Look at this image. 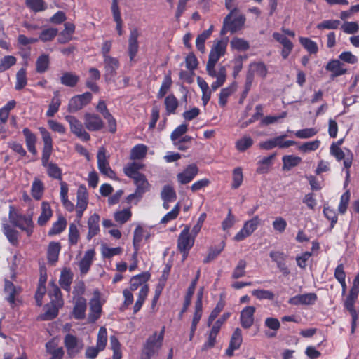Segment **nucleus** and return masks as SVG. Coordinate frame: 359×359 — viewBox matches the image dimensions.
<instances>
[{
  "instance_id": "a18cd8bd",
  "label": "nucleus",
  "mask_w": 359,
  "mask_h": 359,
  "mask_svg": "<svg viewBox=\"0 0 359 359\" xmlns=\"http://www.w3.org/2000/svg\"><path fill=\"white\" fill-rule=\"evenodd\" d=\"M143 165L138 162L128 163L124 168V173L126 176L133 179L134 177L141 175L138 170L142 168Z\"/></svg>"
},
{
  "instance_id": "dca6fc26",
  "label": "nucleus",
  "mask_w": 359,
  "mask_h": 359,
  "mask_svg": "<svg viewBox=\"0 0 359 359\" xmlns=\"http://www.w3.org/2000/svg\"><path fill=\"white\" fill-rule=\"evenodd\" d=\"M255 311L253 306H245L241 311L240 323L244 329H248L254 324Z\"/></svg>"
},
{
  "instance_id": "79ce46f5",
  "label": "nucleus",
  "mask_w": 359,
  "mask_h": 359,
  "mask_svg": "<svg viewBox=\"0 0 359 359\" xmlns=\"http://www.w3.org/2000/svg\"><path fill=\"white\" fill-rule=\"evenodd\" d=\"M60 251V245L57 242H51L50 243L48 251H47V257L48 262L51 264H54L58 259V255Z\"/></svg>"
},
{
  "instance_id": "7c9ffc66",
  "label": "nucleus",
  "mask_w": 359,
  "mask_h": 359,
  "mask_svg": "<svg viewBox=\"0 0 359 359\" xmlns=\"http://www.w3.org/2000/svg\"><path fill=\"white\" fill-rule=\"evenodd\" d=\"M111 12L113 14L114 20L116 24V32L119 36H121L123 34V21L121 16V12L118 8V0H112Z\"/></svg>"
},
{
  "instance_id": "9b49d317",
  "label": "nucleus",
  "mask_w": 359,
  "mask_h": 359,
  "mask_svg": "<svg viewBox=\"0 0 359 359\" xmlns=\"http://www.w3.org/2000/svg\"><path fill=\"white\" fill-rule=\"evenodd\" d=\"M104 67V79L106 82H115L116 71L119 68L120 63L116 57H111L103 60Z\"/></svg>"
},
{
  "instance_id": "680f3d73",
  "label": "nucleus",
  "mask_w": 359,
  "mask_h": 359,
  "mask_svg": "<svg viewBox=\"0 0 359 359\" xmlns=\"http://www.w3.org/2000/svg\"><path fill=\"white\" fill-rule=\"evenodd\" d=\"M49 296L51 302H55L57 305H63V299L60 288L55 284H51V287L49 290Z\"/></svg>"
},
{
  "instance_id": "aec40b11",
  "label": "nucleus",
  "mask_w": 359,
  "mask_h": 359,
  "mask_svg": "<svg viewBox=\"0 0 359 359\" xmlns=\"http://www.w3.org/2000/svg\"><path fill=\"white\" fill-rule=\"evenodd\" d=\"M317 299V296L315 293H306L302 294H297L291 297L288 300V303L291 305H312Z\"/></svg>"
},
{
  "instance_id": "052dcab7",
  "label": "nucleus",
  "mask_w": 359,
  "mask_h": 359,
  "mask_svg": "<svg viewBox=\"0 0 359 359\" xmlns=\"http://www.w3.org/2000/svg\"><path fill=\"white\" fill-rule=\"evenodd\" d=\"M27 83V72L25 68L19 69L16 74L15 88L18 90L24 88Z\"/></svg>"
},
{
  "instance_id": "c85d7f7f",
  "label": "nucleus",
  "mask_w": 359,
  "mask_h": 359,
  "mask_svg": "<svg viewBox=\"0 0 359 359\" xmlns=\"http://www.w3.org/2000/svg\"><path fill=\"white\" fill-rule=\"evenodd\" d=\"M88 203V194L86 188L83 186H80L78 188L76 194V205L74 208L86 209L87 208Z\"/></svg>"
},
{
  "instance_id": "0e129e2a",
  "label": "nucleus",
  "mask_w": 359,
  "mask_h": 359,
  "mask_svg": "<svg viewBox=\"0 0 359 359\" xmlns=\"http://www.w3.org/2000/svg\"><path fill=\"white\" fill-rule=\"evenodd\" d=\"M74 30L75 26L74 24L66 22L65 24V29L60 33L59 41L60 43H65L69 41L71 38V35L74 32Z\"/></svg>"
},
{
  "instance_id": "a19ab883",
  "label": "nucleus",
  "mask_w": 359,
  "mask_h": 359,
  "mask_svg": "<svg viewBox=\"0 0 359 359\" xmlns=\"http://www.w3.org/2000/svg\"><path fill=\"white\" fill-rule=\"evenodd\" d=\"M212 31H213V26L211 25L208 29L203 32L196 38V46L197 49L202 53H205V42L210 36V35L212 33Z\"/></svg>"
},
{
  "instance_id": "774afa93",
  "label": "nucleus",
  "mask_w": 359,
  "mask_h": 359,
  "mask_svg": "<svg viewBox=\"0 0 359 359\" xmlns=\"http://www.w3.org/2000/svg\"><path fill=\"white\" fill-rule=\"evenodd\" d=\"M17 59L13 55H7L0 60V72H5L16 63Z\"/></svg>"
},
{
  "instance_id": "a211bd4d",
  "label": "nucleus",
  "mask_w": 359,
  "mask_h": 359,
  "mask_svg": "<svg viewBox=\"0 0 359 359\" xmlns=\"http://www.w3.org/2000/svg\"><path fill=\"white\" fill-rule=\"evenodd\" d=\"M273 37L283 46L280 55L284 60L287 59L294 48L293 43L286 36L279 32H274Z\"/></svg>"
},
{
  "instance_id": "5701e85b",
  "label": "nucleus",
  "mask_w": 359,
  "mask_h": 359,
  "mask_svg": "<svg viewBox=\"0 0 359 359\" xmlns=\"http://www.w3.org/2000/svg\"><path fill=\"white\" fill-rule=\"evenodd\" d=\"M87 307L86 300L83 297H79L75 302L72 315L75 319L81 320L86 317Z\"/></svg>"
},
{
  "instance_id": "3c124183",
  "label": "nucleus",
  "mask_w": 359,
  "mask_h": 359,
  "mask_svg": "<svg viewBox=\"0 0 359 359\" xmlns=\"http://www.w3.org/2000/svg\"><path fill=\"white\" fill-rule=\"evenodd\" d=\"M108 341V334L107 331L105 327H101L99 329L97 341H96V346L98 349L104 351L106 348L107 344Z\"/></svg>"
},
{
  "instance_id": "bf43d9fd",
  "label": "nucleus",
  "mask_w": 359,
  "mask_h": 359,
  "mask_svg": "<svg viewBox=\"0 0 359 359\" xmlns=\"http://www.w3.org/2000/svg\"><path fill=\"white\" fill-rule=\"evenodd\" d=\"M60 104L61 101L59 97V93L56 92L54 93V96L51 100L50 104H49L48 109L46 111V116L48 117H53L59 110Z\"/></svg>"
},
{
  "instance_id": "20e7f679",
  "label": "nucleus",
  "mask_w": 359,
  "mask_h": 359,
  "mask_svg": "<svg viewBox=\"0 0 359 359\" xmlns=\"http://www.w3.org/2000/svg\"><path fill=\"white\" fill-rule=\"evenodd\" d=\"M133 180L136 186L135 191L133 194L128 195L126 200L129 203H134L136 204L142 198L144 194L149 191V184L143 174L134 177Z\"/></svg>"
},
{
  "instance_id": "58836bf2",
  "label": "nucleus",
  "mask_w": 359,
  "mask_h": 359,
  "mask_svg": "<svg viewBox=\"0 0 359 359\" xmlns=\"http://www.w3.org/2000/svg\"><path fill=\"white\" fill-rule=\"evenodd\" d=\"M3 232L11 245H18L19 232L17 230L11 227L9 224H4Z\"/></svg>"
},
{
  "instance_id": "423d86ee",
  "label": "nucleus",
  "mask_w": 359,
  "mask_h": 359,
  "mask_svg": "<svg viewBox=\"0 0 359 359\" xmlns=\"http://www.w3.org/2000/svg\"><path fill=\"white\" fill-rule=\"evenodd\" d=\"M64 346L69 358H74L83 348L82 341L72 334H67L64 338Z\"/></svg>"
},
{
  "instance_id": "ddd939ff",
  "label": "nucleus",
  "mask_w": 359,
  "mask_h": 359,
  "mask_svg": "<svg viewBox=\"0 0 359 359\" xmlns=\"http://www.w3.org/2000/svg\"><path fill=\"white\" fill-rule=\"evenodd\" d=\"M150 237V231L148 228L144 227L140 224H138L135 228L133 233V244L135 249V253L133 257H136V254L141 247L142 241L144 238L145 240L149 239Z\"/></svg>"
},
{
  "instance_id": "5fc2aeb1",
  "label": "nucleus",
  "mask_w": 359,
  "mask_h": 359,
  "mask_svg": "<svg viewBox=\"0 0 359 359\" xmlns=\"http://www.w3.org/2000/svg\"><path fill=\"white\" fill-rule=\"evenodd\" d=\"M49 65V56L46 54H43L36 61V71L38 73H43L48 70Z\"/></svg>"
},
{
  "instance_id": "ea45409f",
  "label": "nucleus",
  "mask_w": 359,
  "mask_h": 359,
  "mask_svg": "<svg viewBox=\"0 0 359 359\" xmlns=\"http://www.w3.org/2000/svg\"><path fill=\"white\" fill-rule=\"evenodd\" d=\"M199 277H200V270H198L196 275V278H194V280H192V282L191 283V285H189V287L187 290L182 313L184 312L187 309L189 304H191V298L194 293L195 288H196V286L197 284V281H198Z\"/></svg>"
},
{
  "instance_id": "39448f33",
  "label": "nucleus",
  "mask_w": 359,
  "mask_h": 359,
  "mask_svg": "<svg viewBox=\"0 0 359 359\" xmlns=\"http://www.w3.org/2000/svg\"><path fill=\"white\" fill-rule=\"evenodd\" d=\"M164 333L165 327H163L158 334L154 332L147 339L144 346V353L149 358L156 354L161 348L164 338Z\"/></svg>"
},
{
  "instance_id": "6ab92c4d",
  "label": "nucleus",
  "mask_w": 359,
  "mask_h": 359,
  "mask_svg": "<svg viewBox=\"0 0 359 359\" xmlns=\"http://www.w3.org/2000/svg\"><path fill=\"white\" fill-rule=\"evenodd\" d=\"M198 172V169L196 165L190 164L182 172L177 174V180L182 184H188L197 175Z\"/></svg>"
},
{
  "instance_id": "4be33fe9",
  "label": "nucleus",
  "mask_w": 359,
  "mask_h": 359,
  "mask_svg": "<svg viewBox=\"0 0 359 359\" xmlns=\"http://www.w3.org/2000/svg\"><path fill=\"white\" fill-rule=\"evenodd\" d=\"M212 78H215L216 81L211 84V88L215 91L218 88L224 85L226 79V69L223 65H220L218 70L214 69V74L209 75Z\"/></svg>"
},
{
  "instance_id": "a878e982",
  "label": "nucleus",
  "mask_w": 359,
  "mask_h": 359,
  "mask_svg": "<svg viewBox=\"0 0 359 359\" xmlns=\"http://www.w3.org/2000/svg\"><path fill=\"white\" fill-rule=\"evenodd\" d=\"M100 216L97 213L92 215L88 220V232L87 239L91 240L93 237L100 232Z\"/></svg>"
},
{
  "instance_id": "f03ea898",
  "label": "nucleus",
  "mask_w": 359,
  "mask_h": 359,
  "mask_svg": "<svg viewBox=\"0 0 359 359\" xmlns=\"http://www.w3.org/2000/svg\"><path fill=\"white\" fill-rule=\"evenodd\" d=\"M245 22V17L239 13L238 8L235 7L224 18V29L234 33L241 29Z\"/></svg>"
},
{
  "instance_id": "f704fd0d",
  "label": "nucleus",
  "mask_w": 359,
  "mask_h": 359,
  "mask_svg": "<svg viewBox=\"0 0 359 359\" xmlns=\"http://www.w3.org/2000/svg\"><path fill=\"white\" fill-rule=\"evenodd\" d=\"M276 156V154L263 158L257 163V172L259 174L267 173L273 165V160Z\"/></svg>"
},
{
  "instance_id": "72a5a7b5",
  "label": "nucleus",
  "mask_w": 359,
  "mask_h": 359,
  "mask_svg": "<svg viewBox=\"0 0 359 359\" xmlns=\"http://www.w3.org/2000/svg\"><path fill=\"white\" fill-rule=\"evenodd\" d=\"M358 294L359 290H358L357 288H351L344 302L345 308L350 312L351 314L357 313L354 308V304L358 299Z\"/></svg>"
},
{
  "instance_id": "49530a36",
  "label": "nucleus",
  "mask_w": 359,
  "mask_h": 359,
  "mask_svg": "<svg viewBox=\"0 0 359 359\" xmlns=\"http://www.w3.org/2000/svg\"><path fill=\"white\" fill-rule=\"evenodd\" d=\"M147 153V147L143 144H138L133 147L130 151V159L141 160Z\"/></svg>"
},
{
  "instance_id": "e2e57ef3",
  "label": "nucleus",
  "mask_w": 359,
  "mask_h": 359,
  "mask_svg": "<svg viewBox=\"0 0 359 359\" xmlns=\"http://www.w3.org/2000/svg\"><path fill=\"white\" fill-rule=\"evenodd\" d=\"M282 160L283 162V168L287 170H290L292 168L297 166L302 161L300 157L293 155L284 156Z\"/></svg>"
},
{
  "instance_id": "e433bc0d",
  "label": "nucleus",
  "mask_w": 359,
  "mask_h": 359,
  "mask_svg": "<svg viewBox=\"0 0 359 359\" xmlns=\"http://www.w3.org/2000/svg\"><path fill=\"white\" fill-rule=\"evenodd\" d=\"M73 275L69 269H64L61 271L60 277V285L62 289L66 291H69L71 288V284L72 282Z\"/></svg>"
},
{
  "instance_id": "37998d69",
  "label": "nucleus",
  "mask_w": 359,
  "mask_h": 359,
  "mask_svg": "<svg viewBox=\"0 0 359 359\" xmlns=\"http://www.w3.org/2000/svg\"><path fill=\"white\" fill-rule=\"evenodd\" d=\"M149 293L148 285L142 286L138 292L137 299L133 306V313H137L142 308L144 301L146 300Z\"/></svg>"
},
{
  "instance_id": "338daca9",
  "label": "nucleus",
  "mask_w": 359,
  "mask_h": 359,
  "mask_svg": "<svg viewBox=\"0 0 359 359\" xmlns=\"http://www.w3.org/2000/svg\"><path fill=\"white\" fill-rule=\"evenodd\" d=\"M122 248L120 247L109 248L105 245H102L101 248V252L104 258H111L115 255H118L122 253Z\"/></svg>"
},
{
  "instance_id": "f3484780",
  "label": "nucleus",
  "mask_w": 359,
  "mask_h": 359,
  "mask_svg": "<svg viewBox=\"0 0 359 359\" xmlns=\"http://www.w3.org/2000/svg\"><path fill=\"white\" fill-rule=\"evenodd\" d=\"M83 119L86 128L90 131H98L104 127L103 121L95 114L86 113Z\"/></svg>"
},
{
  "instance_id": "0eeeda50",
  "label": "nucleus",
  "mask_w": 359,
  "mask_h": 359,
  "mask_svg": "<svg viewBox=\"0 0 359 359\" xmlns=\"http://www.w3.org/2000/svg\"><path fill=\"white\" fill-rule=\"evenodd\" d=\"M97 167L100 172L102 175L111 179H114L116 177V174L109 166V156L107 155V151L104 147H102L99 148L97 154Z\"/></svg>"
},
{
  "instance_id": "69168bd1",
  "label": "nucleus",
  "mask_w": 359,
  "mask_h": 359,
  "mask_svg": "<svg viewBox=\"0 0 359 359\" xmlns=\"http://www.w3.org/2000/svg\"><path fill=\"white\" fill-rule=\"evenodd\" d=\"M252 294L259 300L271 301L275 297L274 293L268 290H254L252 291Z\"/></svg>"
},
{
  "instance_id": "09e8293b",
  "label": "nucleus",
  "mask_w": 359,
  "mask_h": 359,
  "mask_svg": "<svg viewBox=\"0 0 359 359\" xmlns=\"http://www.w3.org/2000/svg\"><path fill=\"white\" fill-rule=\"evenodd\" d=\"M301 45L310 54H316L318 52V46L317 43L307 37L301 36L299 39Z\"/></svg>"
},
{
  "instance_id": "c9c22d12",
  "label": "nucleus",
  "mask_w": 359,
  "mask_h": 359,
  "mask_svg": "<svg viewBox=\"0 0 359 359\" xmlns=\"http://www.w3.org/2000/svg\"><path fill=\"white\" fill-rule=\"evenodd\" d=\"M249 74L251 76L256 74L264 78L267 74V68L262 62H252L249 66Z\"/></svg>"
},
{
  "instance_id": "4468645a",
  "label": "nucleus",
  "mask_w": 359,
  "mask_h": 359,
  "mask_svg": "<svg viewBox=\"0 0 359 359\" xmlns=\"http://www.w3.org/2000/svg\"><path fill=\"white\" fill-rule=\"evenodd\" d=\"M140 33L138 28L133 27L130 29V35L128 38V52L130 60H133L136 56L139 50L138 37Z\"/></svg>"
},
{
  "instance_id": "6e6d98bb",
  "label": "nucleus",
  "mask_w": 359,
  "mask_h": 359,
  "mask_svg": "<svg viewBox=\"0 0 359 359\" xmlns=\"http://www.w3.org/2000/svg\"><path fill=\"white\" fill-rule=\"evenodd\" d=\"M230 46L231 49L237 51H245L250 48L249 43L246 40L238 37H233L230 42Z\"/></svg>"
},
{
  "instance_id": "2eb2a0df",
  "label": "nucleus",
  "mask_w": 359,
  "mask_h": 359,
  "mask_svg": "<svg viewBox=\"0 0 359 359\" xmlns=\"http://www.w3.org/2000/svg\"><path fill=\"white\" fill-rule=\"evenodd\" d=\"M189 226L181 231L177 240V248L179 250H190L194 243V238L190 234Z\"/></svg>"
},
{
  "instance_id": "f8f14e48",
  "label": "nucleus",
  "mask_w": 359,
  "mask_h": 359,
  "mask_svg": "<svg viewBox=\"0 0 359 359\" xmlns=\"http://www.w3.org/2000/svg\"><path fill=\"white\" fill-rule=\"evenodd\" d=\"M89 304L90 312L88 316V321L93 323L100 318L102 313V304L100 302L99 292L94 293V297L90 301Z\"/></svg>"
},
{
  "instance_id": "bb28decb",
  "label": "nucleus",
  "mask_w": 359,
  "mask_h": 359,
  "mask_svg": "<svg viewBox=\"0 0 359 359\" xmlns=\"http://www.w3.org/2000/svg\"><path fill=\"white\" fill-rule=\"evenodd\" d=\"M95 256L94 250H88L85 252L83 257L79 263L81 274H86L89 271Z\"/></svg>"
},
{
  "instance_id": "c03bdc74",
  "label": "nucleus",
  "mask_w": 359,
  "mask_h": 359,
  "mask_svg": "<svg viewBox=\"0 0 359 359\" xmlns=\"http://www.w3.org/2000/svg\"><path fill=\"white\" fill-rule=\"evenodd\" d=\"M197 83L202 91V101L204 105H206L211 97V90L208 83L201 77L197 78Z\"/></svg>"
},
{
  "instance_id": "603ef678",
  "label": "nucleus",
  "mask_w": 359,
  "mask_h": 359,
  "mask_svg": "<svg viewBox=\"0 0 359 359\" xmlns=\"http://www.w3.org/2000/svg\"><path fill=\"white\" fill-rule=\"evenodd\" d=\"M79 81V76L72 72H65L60 78L61 83L68 87H74Z\"/></svg>"
},
{
  "instance_id": "9d476101",
  "label": "nucleus",
  "mask_w": 359,
  "mask_h": 359,
  "mask_svg": "<svg viewBox=\"0 0 359 359\" xmlns=\"http://www.w3.org/2000/svg\"><path fill=\"white\" fill-rule=\"evenodd\" d=\"M43 142V148L42 151L41 163L42 165L49 162V158L53 151V140L50 133L44 128H39Z\"/></svg>"
},
{
  "instance_id": "6e6552de",
  "label": "nucleus",
  "mask_w": 359,
  "mask_h": 359,
  "mask_svg": "<svg viewBox=\"0 0 359 359\" xmlns=\"http://www.w3.org/2000/svg\"><path fill=\"white\" fill-rule=\"evenodd\" d=\"M65 119L69 123L70 130L72 133L82 141L87 142L90 140V136L89 133L85 130L80 121L76 117L69 115L66 116Z\"/></svg>"
},
{
  "instance_id": "4d7b16f0",
  "label": "nucleus",
  "mask_w": 359,
  "mask_h": 359,
  "mask_svg": "<svg viewBox=\"0 0 359 359\" xmlns=\"http://www.w3.org/2000/svg\"><path fill=\"white\" fill-rule=\"evenodd\" d=\"M47 170L48 175L53 179L61 180L62 170L57 166V164L50 162L43 165Z\"/></svg>"
},
{
  "instance_id": "c756f323",
  "label": "nucleus",
  "mask_w": 359,
  "mask_h": 359,
  "mask_svg": "<svg viewBox=\"0 0 359 359\" xmlns=\"http://www.w3.org/2000/svg\"><path fill=\"white\" fill-rule=\"evenodd\" d=\"M150 275L148 273H142L131 278L130 280V290L135 291L138 287L147 285L146 282L149 280Z\"/></svg>"
},
{
  "instance_id": "7ed1b4c3",
  "label": "nucleus",
  "mask_w": 359,
  "mask_h": 359,
  "mask_svg": "<svg viewBox=\"0 0 359 359\" xmlns=\"http://www.w3.org/2000/svg\"><path fill=\"white\" fill-rule=\"evenodd\" d=\"M9 219L12 224L25 231L27 236H32L34 228L32 215L13 213L11 211L9 214Z\"/></svg>"
},
{
  "instance_id": "412c9836",
  "label": "nucleus",
  "mask_w": 359,
  "mask_h": 359,
  "mask_svg": "<svg viewBox=\"0 0 359 359\" xmlns=\"http://www.w3.org/2000/svg\"><path fill=\"white\" fill-rule=\"evenodd\" d=\"M243 341L242 330L240 328H236L232 334L231 337L229 346L226 351V353L229 356L233 354V351L240 348Z\"/></svg>"
},
{
  "instance_id": "4c0bfd02",
  "label": "nucleus",
  "mask_w": 359,
  "mask_h": 359,
  "mask_svg": "<svg viewBox=\"0 0 359 359\" xmlns=\"http://www.w3.org/2000/svg\"><path fill=\"white\" fill-rule=\"evenodd\" d=\"M236 88L237 83L236 82H233L228 87L222 88L219 95V104L222 107L225 106L228 97L236 91Z\"/></svg>"
},
{
  "instance_id": "2f4dec72",
  "label": "nucleus",
  "mask_w": 359,
  "mask_h": 359,
  "mask_svg": "<svg viewBox=\"0 0 359 359\" xmlns=\"http://www.w3.org/2000/svg\"><path fill=\"white\" fill-rule=\"evenodd\" d=\"M53 210L50 208V204L43 201L41 203V212L38 218L37 223L39 226H43L52 217Z\"/></svg>"
},
{
  "instance_id": "13d9d810",
  "label": "nucleus",
  "mask_w": 359,
  "mask_h": 359,
  "mask_svg": "<svg viewBox=\"0 0 359 359\" xmlns=\"http://www.w3.org/2000/svg\"><path fill=\"white\" fill-rule=\"evenodd\" d=\"M254 143L253 140L248 135H245L236 142V148L238 151L243 152L250 148Z\"/></svg>"
},
{
  "instance_id": "cd10ccee",
  "label": "nucleus",
  "mask_w": 359,
  "mask_h": 359,
  "mask_svg": "<svg viewBox=\"0 0 359 359\" xmlns=\"http://www.w3.org/2000/svg\"><path fill=\"white\" fill-rule=\"evenodd\" d=\"M22 133L25 137V143L28 151L32 154L36 155L37 153L36 149V135L27 128H25Z\"/></svg>"
},
{
  "instance_id": "de8ad7c7",
  "label": "nucleus",
  "mask_w": 359,
  "mask_h": 359,
  "mask_svg": "<svg viewBox=\"0 0 359 359\" xmlns=\"http://www.w3.org/2000/svg\"><path fill=\"white\" fill-rule=\"evenodd\" d=\"M47 352L51 355L50 359H62L64 355V350L62 347H56L53 341L46 343Z\"/></svg>"
},
{
  "instance_id": "393cba45",
  "label": "nucleus",
  "mask_w": 359,
  "mask_h": 359,
  "mask_svg": "<svg viewBox=\"0 0 359 359\" xmlns=\"http://www.w3.org/2000/svg\"><path fill=\"white\" fill-rule=\"evenodd\" d=\"M264 326L269 330L265 332V335L269 338H272L276 336L277 332L280 327V323L278 318L269 317L264 320Z\"/></svg>"
},
{
  "instance_id": "864d4df0",
  "label": "nucleus",
  "mask_w": 359,
  "mask_h": 359,
  "mask_svg": "<svg viewBox=\"0 0 359 359\" xmlns=\"http://www.w3.org/2000/svg\"><path fill=\"white\" fill-rule=\"evenodd\" d=\"M164 104L165 106L166 114L170 115L175 113L178 107V100L173 95H169L165 98Z\"/></svg>"
},
{
  "instance_id": "473e14b6",
  "label": "nucleus",
  "mask_w": 359,
  "mask_h": 359,
  "mask_svg": "<svg viewBox=\"0 0 359 359\" xmlns=\"http://www.w3.org/2000/svg\"><path fill=\"white\" fill-rule=\"evenodd\" d=\"M62 305H57L55 302H51L50 305H46L45 307V313L40 316L42 320H49L55 318L58 314L59 308Z\"/></svg>"
},
{
  "instance_id": "8fccbe9b",
  "label": "nucleus",
  "mask_w": 359,
  "mask_h": 359,
  "mask_svg": "<svg viewBox=\"0 0 359 359\" xmlns=\"http://www.w3.org/2000/svg\"><path fill=\"white\" fill-rule=\"evenodd\" d=\"M44 191L43 183L39 179H34L32 182L31 194L32 197L36 200L41 198Z\"/></svg>"
},
{
  "instance_id": "b1692460",
  "label": "nucleus",
  "mask_w": 359,
  "mask_h": 359,
  "mask_svg": "<svg viewBox=\"0 0 359 359\" xmlns=\"http://www.w3.org/2000/svg\"><path fill=\"white\" fill-rule=\"evenodd\" d=\"M327 71L332 72V77H337L344 74L346 69L344 65L339 60H332L326 65Z\"/></svg>"
},
{
  "instance_id": "f257e3e1",
  "label": "nucleus",
  "mask_w": 359,
  "mask_h": 359,
  "mask_svg": "<svg viewBox=\"0 0 359 359\" xmlns=\"http://www.w3.org/2000/svg\"><path fill=\"white\" fill-rule=\"evenodd\" d=\"M227 48V41L225 39L218 40L214 42V44L210 51L208 60L206 65V72L208 75L214 74L215 65L219 60L223 57Z\"/></svg>"
},
{
  "instance_id": "1a4fd4ad",
  "label": "nucleus",
  "mask_w": 359,
  "mask_h": 359,
  "mask_svg": "<svg viewBox=\"0 0 359 359\" xmlns=\"http://www.w3.org/2000/svg\"><path fill=\"white\" fill-rule=\"evenodd\" d=\"M92 94L86 92L81 95H77L72 97L69 102L68 110L69 112L74 113L87 105L92 100Z\"/></svg>"
}]
</instances>
